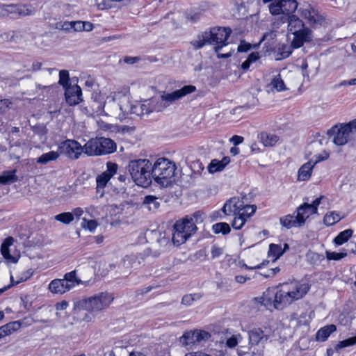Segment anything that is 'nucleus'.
<instances>
[{"label": "nucleus", "mask_w": 356, "mask_h": 356, "mask_svg": "<svg viewBox=\"0 0 356 356\" xmlns=\"http://www.w3.org/2000/svg\"><path fill=\"white\" fill-rule=\"evenodd\" d=\"M309 290V286L307 284L293 280L267 289L261 297L255 300L265 307L282 309L293 302L302 299Z\"/></svg>", "instance_id": "nucleus-1"}, {"label": "nucleus", "mask_w": 356, "mask_h": 356, "mask_svg": "<svg viewBox=\"0 0 356 356\" xmlns=\"http://www.w3.org/2000/svg\"><path fill=\"white\" fill-rule=\"evenodd\" d=\"M92 99L91 108L97 115L104 114L122 121L130 114V97L127 92H113L107 97L102 92H95Z\"/></svg>", "instance_id": "nucleus-2"}, {"label": "nucleus", "mask_w": 356, "mask_h": 356, "mask_svg": "<svg viewBox=\"0 0 356 356\" xmlns=\"http://www.w3.org/2000/svg\"><path fill=\"white\" fill-rule=\"evenodd\" d=\"M323 197L316 198L312 204L304 203L296 209V215H286L280 218V224L286 229L300 227L305 225L306 220L317 213V207Z\"/></svg>", "instance_id": "nucleus-3"}, {"label": "nucleus", "mask_w": 356, "mask_h": 356, "mask_svg": "<svg viewBox=\"0 0 356 356\" xmlns=\"http://www.w3.org/2000/svg\"><path fill=\"white\" fill-rule=\"evenodd\" d=\"M128 168L132 179L137 185L147 187L152 184V163L149 160H132L129 163Z\"/></svg>", "instance_id": "nucleus-4"}, {"label": "nucleus", "mask_w": 356, "mask_h": 356, "mask_svg": "<svg viewBox=\"0 0 356 356\" xmlns=\"http://www.w3.org/2000/svg\"><path fill=\"white\" fill-rule=\"evenodd\" d=\"M176 170L175 163L166 158L158 159L152 169V179L162 187H167L173 181Z\"/></svg>", "instance_id": "nucleus-5"}, {"label": "nucleus", "mask_w": 356, "mask_h": 356, "mask_svg": "<svg viewBox=\"0 0 356 356\" xmlns=\"http://www.w3.org/2000/svg\"><path fill=\"white\" fill-rule=\"evenodd\" d=\"M114 298L108 293H99L87 298L79 300L74 303V310L85 309L89 312H98L107 309Z\"/></svg>", "instance_id": "nucleus-6"}, {"label": "nucleus", "mask_w": 356, "mask_h": 356, "mask_svg": "<svg viewBox=\"0 0 356 356\" xmlns=\"http://www.w3.org/2000/svg\"><path fill=\"white\" fill-rule=\"evenodd\" d=\"M232 33L230 28L213 27L206 31V38L209 39V44L213 46V49L219 58H227L231 56L234 49H230L225 53H220L222 47L228 44L227 39Z\"/></svg>", "instance_id": "nucleus-7"}, {"label": "nucleus", "mask_w": 356, "mask_h": 356, "mask_svg": "<svg viewBox=\"0 0 356 356\" xmlns=\"http://www.w3.org/2000/svg\"><path fill=\"white\" fill-rule=\"evenodd\" d=\"M115 149L114 142L107 138H95L84 145V153L88 156H99L112 153Z\"/></svg>", "instance_id": "nucleus-8"}, {"label": "nucleus", "mask_w": 356, "mask_h": 356, "mask_svg": "<svg viewBox=\"0 0 356 356\" xmlns=\"http://www.w3.org/2000/svg\"><path fill=\"white\" fill-rule=\"evenodd\" d=\"M196 229L197 227L194 225V222L188 220V217L177 221L174 225L172 234L173 243L177 245L185 243L195 232Z\"/></svg>", "instance_id": "nucleus-9"}, {"label": "nucleus", "mask_w": 356, "mask_h": 356, "mask_svg": "<svg viewBox=\"0 0 356 356\" xmlns=\"http://www.w3.org/2000/svg\"><path fill=\"white\" fill-rule=\"evenodd\" d=\"M262 2L268 3L269 12L273 15L289 16L293 14L298 8V3L295 0H262Z\"/></svg>", "instance_id": "nucleus-10"}, {"label": "nucleus", "mask_w": 356, "mask_h": 356, "mask_svg": "<svg viewBox=\"0 0 356 356\" xmlns=\"http://www.w3.org/2000/svg\"><path fill=\"white\" fill-rule=\"evenodd\" d=\"M210 337V334L204 330L188 331L184 334L180 341L183 346L192 348L195 345L208 340Z\"/></svg>", "instance_id": "nucleus-11"}, {"label": "nucleus", "mask_w": 356, "mask_h": 356, "mask_svg": "<svg viewBox=\"0 0 356 356\" xmlns=\"http://www.w3.org/2000/svg\"><path fill=\"white\" fill-rule=\"evenodd\" d=\"M106 166V170L99 175L96 178L97 193L99 194L100 197H103L104 188L118 171V165L114 163L108 162Z\"/></svg>", "instance_id": "nucleus-12"}, {"label": "nucleus", "mask_w": 356, "mask_h": 356, "mask_svg": "<svg viewBox=\"0 0 356 356\" xmlns=\"http://www.w3.org/2000/svg\"><path fill=\"white\" fill-rule=\"evenodd\" d=\"M348 126L341 124L339 127H333L327 134L332 136V141L337 145H343L353 136Z\"/></svg>", "instance_id": "nucleus-13"}, {"label": "nucleus", "mask_w": 356, "mask_h": 356, "mask_svg": "<svg viewBox=\"0 0 356 356\" xmlns=\"http://www.w3.org/2000/svg\"><path fill=\"white\" fill-rule=\"evenodd\" d=\"M315 160L313 159H310L308 162L304 163L298 170V181H305L310 179L313 169L316 163L318 162L327 159L328 154L325 153L324 156L321 155L315 156Z\"/></svg>", "instance_id": "nucleus-14"}, {"label": "nucleus", "mask_w": 356, "mask_h": 356, "mask_svg": "<svg viewBox=\"0 0 356 356\" xmlns=\"http://www.w3.org/2000/svg\"><path fill=\"white\" fill-rule=\"evenodd\" d=\"M141 264V258L137 255L131 254L126 255L119 264L118 268L120 273L125 276H128L131 269L138 268Z\"/></svg>", "instance_id": "nucleus-15"}, {"label": "nucleus", "mask_w": 356, "mask_h": 356, "mask_svg": "<svg viewBox=\"0 0 356 356\" xmlns=\"http://www.w3.org/2000/svg\"><path fill=\"white\" fill-rule=\"evenodd\" d=\"M196 88L193 86H185L181 89L175 90L172 92L165 93L164 92L161 95L163 98L165 103H166V106L168 107L170 104H172L174 102L179 100L186 96V95L191 94L195 92Z\"/></svg>", "instance_id": "nucleus-16"}, {"label": "nucleus", "mask_w": 356, "mask_h": 356, "mask_svg": "<svg viewBox=\"0 0 356 356\" xmlns=\"http://www.w3.org/2000/svg\"><path fill=\"white\" fill-rule=\"evenodd\" d=\"M62 148L66 156L72 159H77L84 152V146L82 147L77 141L74 140H67L63 144Z\"/></svg>", "instance_id": "nucleus-17"}, {"label": "nucleus", "mask_w": 356, "mask_h": 356, "mask_svg": "<svg viewBox=\"0 0 356 356\" xmlns=\"http://www.w3.org/2000/svg\"><path fill=\"white\" fill-rule=\"evenodd\" d=\"M66 102L70 106H75L82 102V90L78 85H70L65 90Z\"/></svg>", "instance_id": "nucleus-18"}, {"label": "nucleus", "mask_w": 356, "mask_h": 356, "mask_svg": "<svg viewBox=\"0 0 356 356\" xmlns=\"http://www.w3.org/2000/svg\"><path fill=\"white\" fill-rule=\"evenodd\" d=\"M288 22V29L291 33H297V32H301L303 29V23L301 19L293 14L290 15H286L285 17H281V22Z\"/></svg>", "instance_id": "nucleus-19"}, {"label": "nucleus", "mask_w": 356, "mask_h": 356, "mask_svg": "<svg viewBox=\"0 0 356 356\" xmlns=\"http://www.w3.org/2000/svg\"><path fill=\"white\" fill-rule=\"evenodd\" d=\"M8 17L28 16L33 14V10L26 5L9 4L7 6Z\"/></svg>", "instance_id": "nucleus-20"}, {"label": "nucleus", "mask_w": 356, "mask_h": 356, "mask_svg": "<svg viewBox=\"0 0 356 356\" xmlns=\"http://www.w3.org/2000/svg\"><path fill=\"white\" fill-rule=\"evenodd\" d=\"M242 205L243 200L239 197H234L226 202L222 209V211L227 216L231 215L232 213L233 215H236L238 214L237 211L240 209Z\"/></svg>", "instance_id": "nucleus-21"}, {"label": "nucleus", "mask_w": 356, "mask_h": 356, "mask_svg": "<svg viewBox=\"0 0 356 356\" xmlns=\"http://www.w3.org/2000/svg\"><path fill=\"white\" fill-rule=\"evenodd\" d=\"M249 344L251 346L258 345L260 342L266 341L269 336L265 334L264 331L259 327H254L248 332Z\"/></svg>", "instance_id": "nucleus-22"}, {"label": "nucleus", "mask_w": 356, "mask_h": 356, "mask_svg": "<svg viewBox=\"0 0 356 356\" xmlns=\"http://www.w3.org/2000/svg\"><path fill=\"white\" fill-rule=\"evenodd\" d=\"M14 238L13 237L6 238L1 244V253L3 258L8 262L17 263L19 259L18 255H12L10 252L9 247L13 244Z\"/></svg>", "instance_id": "nucleus-23"}, {"label": "nucleus", "mask_w": 356, "mask_h": 356, "mask_svg": "<svg viewBox=\"0 0 356 356\" xmlns=\"http://www.w3.org/2000/svg\"><path fill=\"white\" fill-rule=\"evenodd\" d=\"M49 289L53 293L63 294L72 289L63 279H55L49 283Z\"/></svg>", "instance_id": "nucleus-24"}, {"label": "nucleus", "mask_w": 356, "mask_h": 356, "mask_svg": "<svg viewBox=\"0 0 356 356\" xmlns=\"http://www.w3.org/2000/svg\"><path fill=\"white\" fill-rule=\"evenodd\" d=\"M294 37L291 42L293 48L300 47L305 42L309 40L311 38V31L308 29H304L301 32L292 33Z\"/></svg>", "instance_id": "nucleus-25"}, {"label": "nucleus", "mask_w": 356, "mask_h": 356, "mask_svg": "<svg viewBox=\"0 0 356 356\" xmlns=\"http://www.w3.org/2000/svg\"><path fill=\"white\" fill-rule=\"evenodd\" d=\"M130 108L131 110L129 115L134 114L139 116L151 113L150 106L147 101H145L144 103L137 102L136 104H131L130 102Z\"/></svg>", "instance_id": "nucleus-26"}, {"label": "nucleus", "mask_w": 356, "mask_h": 356, "mask_svg": "<svg viewBox=\"0 0 356 356\" xmlns=\"http://www.w3.org/2000/svg\"><path fill=\"white\" fill-rule=\"evenodd\" d=\"M302 15L311 24L320 23L323 19L318 12L309 6L302 10Z\"/></svg>", "instance_id": "nucleus-27"}, {"label": "nucleus", "mask_w": 356, "mask_h": 356, "mask_svg": "<svg viewBox=\"0 0 356 356\" xmlns=\"http://www.w3.org/2000/svg\"><path fill=\"white\" fill-rule=\"evenodd\" d=\"M229 162L230 159L228 156H225L220 161L213 159L209 165L208 170L210 173H215L216 172L222 171Z\"/></svg>", "instance_id": "nucleus-28"}, {"label": "nucleus", "mask_w": 356, "mask_h": 356, "mask_svg": "<svg viewBox=\"0 0 356 356\" xmlns=\"http://www.w3.org/2000/svg\"><path fill=\"white\" fill-rule=\"evenodd\" d=\"M345 215L334 211H328L323 218V222L327 226H331L343 219Z\"/></svg>", "instance_id": "nucleus-29"}, {"label": "nucleus", "mask_w": 356, "mask_h": 356, "mask_svg": "<svg viewBox=\"0 0 356 356\" xmlns=\"http://www.w3.org/2000/svg\"><path fill=\"white\" fill-rule=\"evenodd\" d=\"M336 326L333 324L321 328L316 333V340L325 341L332 333L336 331Z\"/></svg>", "instance_id": "nucleus-30"}, {"label": "nucleus", "mask_w": 356, "mask_h": 356, "mask_svg": "<svg viewBox=\"0 0 356 356\" xmlns=\"http://www.w3.org/2000/svg\"><path fill=\"white\" fill-rule=\"evenodd\" d=\"M21 324L18 321H13L0 327V339L20 328Z\"/></svg>", "instance_id": "nucleus-31"}, {"label": "nucleus", "mask_w": 356, "mask_h": 356, "mask_svg": "<svg viewBox=\"0 0 356 356\" xmlns=\"http://www.w3.org/2000/svg\"><path fill=\"white\" fill-rule=\"evenodd\" d=\"M269 87L273 92H281L288 89L280 74H278L272 79Z\"/></svg>", "instance_id": "nucleus-32"}, {"label": "nucleus", "mask_w": 356, "mask_h": 356, "mask_svg": "<svg viewBox=\"0 0 356 356\" xmlns=\"http://www.w3.org/2000/svg\"><path fill=\"white\" fill-rule=\"evenodd\" d=\"M148 102L150 106L151 112H161L168 107L166 106V103H165V101L161 95L159 98L152 99Z\"/></svg>", "instance_id": "nucleus-33"}, {"label": "nucleus", "mask_w": 356, "mask_h": 356, "mask_svg": "<svg viewBox=\"0 0 356 356\" xmlns=\"http://www.w3.org/2000/svg\"><path fill=\"white\" fill-rule=\"evenodd\" d=\"M260 138L265 147H272L278 141V137L276 135L268 133H261Z\"/></svg>", "instance_id": "nucleus-34"}, {"label": "nucleus", "mask_w": 356, "mask_h": 356, "mask_svg": "<svg viewBox=\"0 0 356 356\" xmlns=\"http://www.w3.org/2000/svg\"><path fill=\"white\" fill-rule=\"evenodd\" d=\"M256 209L257 207L255 205L244 204V202H243L242 207H241L240 209L237 212L238 214H240L244 218L248 220L255 213Z\"/></svg>", "instance_id": "nucleus-35"}, {"label": "nucleus", "mask_w": 356, "mask_h": 356, "mask_svg": "<svg viewBox=\"0 0 356 356\" xmlns=\"http://www.w3.org/2000/svg\"><path fill=\"white\" fill-rule=\"evenodd\" d=\"M59 153L56 151H50L42 154L38 158L37 162L41 164H46L50 161H55L59 157Z\"/></svg>", "instance_id": "nucleus-36"}, {"label": "nucleus", "mask_w": 356, "mask_h": 356, "mask_svg": "<svg viewBox=\"0 0 356 356\" xmlns=\"http://www.w3.org/2000/svg\"><path fill=\"white\" fill-rule=\"evenodd\" d=\"M63 280L66 281L67 284L72 289L76 285H79L82 283V281L76 277V271L72 270L70 273H67L64 275Z\"/></svg>", "instance_id": "nucleus-37"}, {"label": "nucleus", "mask_w": 356, "mask_h": 356, "mask_svg": "<svg viewBox=\"0 0 356 356\" xmlns=\"http://www.w3.org/2000/svg\"><path fill=\"white\" fill-rule=\"evenodd\" d=\"M353 231L350 229L340 232L334 238V242L337 245H341L348 241L352 236Z\"/></svg>", "instance_id": "nucleus-38"}, {"label": "nucleus", "mask_w": 356, "mask_h": 356, "mask_svg": "<svg viewBox=\"0 0 356 356\" xmlns=\"http://www.w3.org/2000/svg\"><path fill=\"white\" fill-rule=\"evenodd\" d=\"M284 253L281 245L276 244H270L269 246L268 257H272L273 261H275Z\"/></svg>", "instance_id": "nucleus-39"}, {"label": "nucleus", "mask_w": 356, "mask_h": 356, "mask_svg": "<svg viewBox=\"0 0 356 356\" xmlns=\"http://www.w3.org/2000/svg\"><path fill=\"white\" fill-rule=\"evenodd\" d=\"M15 171H6L0 175V183L2 184H10L17 180Z\"/></svg>", "instance_id": "nucleus-40"}, {"label": "nucleus", "mask_w": 356, "mask_h": 356, "mask_svg": "<svg viewBox=\"0 0 356 356\" xmlns=\"http://www.w3.org/2000/svg\"><path fill=\"white\" fill-rule=\"evenodd\" d=\"M158 198L153 195H147L144 197L143 204L147 205L149 210H155L159 207Z\"/></svg>", "instance_id": "nucleus-41"}, {"label": "nucleus", "mask_w": 356, "mask_h": 356, "mask_svg": "<svg viewBox=\"0 0 356 356\" xmlns=\"http://www.w3.org/2000/svg\"><path fill=\"white\" fill-rule=\"evenodd\" d=\"M307 261L312 265H318L321 260L323 259V255H321L316 252L309 251L306 254Z\"/></svg>", "instance_id": "nucleus-42"}, {"label": "nucleus", "mask_w": 356, "mask_h": 356, "mask_svg": "<svg viewBox=\"0 0 356 356\" xmlns=\"http://www.w3.org/2000/svg\"><path fill=\"white\" fill-rule=\"evenodd\" d=\"M292 47V46L287 44H281L277 49V54L280 56L277 59L280 60L289 57L291 54Z\"/></svg>", "instance_id": "nucleus-43"}, {"label": "nucleus", "mask_w": 356, "mask_h": 356, "mask_svg": "<svg viewBox=\"0 0 356 356\" xmlns=\"http://www.w3.org/2000/svg\"><path fill=\"white\" fill-rule=\"evenodd\" d=\"M213 230L216 234L222 233V234H227L230 232L231 229L227 223L218 222L213 225Z\"/></svg>", "instance_id": "nucleus-44"}, {"label": "nucleus", "mask_w": 356, "mask_h": 356, "mask_svg": "<svg viewBox=\"0 0 356 356\" xmlns=\"http://www.w3.org/2000/svg\"><path fill=\"white\" fill-rule=\"evenodd\" d=\"M33 274V271L31 268L25 271L22 276H17V280L15 281L14 277H10L12 285L17 284L20 282H25L29 280Z\"/></svg>", "instance_id": "nucleus-45"}, {"label": "nucleus", "mask_w": 356, "mask_h": 356, "mask_svg": "<svg viewBox=\"0 0 356 356\" xmlns=\"http://www.w3.org/2000/svg\"><path fill=\"white\" fill-rule=\"evenodd\" d=\"M54 219L64 224H69L74 220V214L70 212H64L55 216Z\"/></svg>", "instance_id": "nucleus-46"}, {"label": "nucleus", "mask_w": 356, "mask_h": 356, "mask_svg": "<svg viewBox=\"0 0 356 356\" xmlns=\"http://www.w3.org/2000/svg\"><path fill=\"white\" fill-rule=\"evenodd\" d=\"M206 31L197 37V40L191 42V44L195 49H200L205 44H209V39L206 38Z\"/></svg>", "instance_id": "nucleus-47"}, {"label": "nucleus", "mask_w": 356, "mask_h": 356, "mask_svg": "<svg viewBox=\"0 0 356 356\" xmlns=\"http://www.w3.org/2000/svg\"><path fill=\"white\" fill-rule=\"evenodd\" d=\"M64 26V28L66 29L70 27L76 31H81L85 29L84 22L82 21H73L70 22H66L65 23Z\"/></svg>", "instance_id": "nucleus-48"}, {"label": "nucleus", "mask_w": 356, "mask_h": 356, "mask_svg": "<svg viewBox=\"0 0 356 356\" xmlns=\"http://www.w3.org/2000/svg\"><path fill=\"white\" fill-rule=\"evenodd\" d=\"M81 227L84 229L88 230L90 232H93L96 229L98 225V223L95 220H86V218H83L82 222L81 224Z\"/></svg>", "instance_id": "nucleus-49"}, {"label": "nucleus", "mask_w": 356, "mask_h": 356, "mask_svg": "<svg viewBox=\"0 0 356 356\" xmlns=\"http://www.w3.org/2000/svg\"><path fill=\"white\" fill-rule=\"evenodd\" d=\"M200 298L201 296L198 293L185 295L182 298L181 303L183 305L189 306L191 305L194 301L200 300Z\"/></svg>", "instance_id": "nucleus-50"}, {"label": "nucleus", "mask_w": 356, "mask_h": 356, "mask_svg": "<svg viewBox=\"0 0 356 356\" xmlns=\"http://www.w3.org/2000/svg\"><path fill=\"white\" fill-rule=\"evenodd\" d=\"M13 102L9 99H0V115H4L8 111Z\"/></svg>", "instance_id": "nucleus-51"}, {"label": "nucleus", "mask_w": 356, "mask_h": 356, "mask_svg": "<svg viewBox=\"0 0 356 356\" xmlns=\"http://www.w3.org/2000/svg\"><path fill=\"white\" fill-rule=\"evenodd\" d=\"M354 344H356V336L340 341L338 344H337L335 349L338 350L341 348L353 346Z\"/></svg>", "instance_id": "nucleus-52"}, {"label": "nucleus", "mask_w": 356, "mask_h": 356, "mask_svg": "<svg viewBox=\"0 0 356 356\" xmlns=\"http://www.w3.org/2000/svg\"><path fill=\"white\" fill-rule=\"evenodd\" d=\"M354 344H356V336L340 341L338 344H337L335 349L338 350L341 348L353 346Z\"/></svg>", "instance_id": "nucleus-53"}, {"label": "nucleus", "mask_w": 356, "mask_h": 356, "mask_svg": "<svg viewBox=\"0 0 356 356\" xmlns=\"http://www.w3.org/2000/svg\"><path fill=\"white\" fill-rule=\"evenodd\" d=\"M234 216L235 217L232 223V225L234 229H240L243 226L247 220L240 214H236Z\"/></svg>", "instance_id": "nucleus-54"}, {"label": "nucleus", "mask_w": 356, "mask_h": 356, "mask_svg": "<svg viewBox=\"0 0 356 356\" xmlns=\"http://www.w3.org/2000/svg\"><path fill=\"white\" fill-rule=\"evenodd\" d=\"M68 82L69 72L67 70H60L59 72V83L65 88V90L70 86Z\"/></svg>", "instance_id": "nucleus-55"}, {"label": "nucleus", "mask_w": 356, "mask_h": 356, "mask_svg": "<svg viewBox=\"0 0 356 356\" xmlns=\"http://www.w3.org/2000/svg\"><path fill=\"white\" fill-rule=\"evenodd\" d=\"M346 255V252H326V257L328 260H340Z\"/></svg>", "instance_id": "nucleus-56"}, {"label": "nucleus", "mask_w": 356, "mask_h": 356, "mask_svg": "<svg viewBox=\"0 0 356 356\" xmlns=\"http://www.w3.org/2000/svg\"><path fill=\"white\" fill-rule=\"evenodd\" d=\"M241 339V337L240 334L234 335L227 340L226 344L229 348H234L235 346H237L238 342L239 339Z\"/></svg>", "instance_id": "nucleus-57"}, {"label": "nucleus", "mask_w": 356, "mask_h": 356, "mask_svg": "<svg viewBox=\"0 0 356 356\" xmlns=\"http://www.w3.org/2000/svg\"><path fill=\"white\" fill-rule=\"evenodd\" d=\"M204 218V214L200 211L195 212L193 217L188 218V220L194 222V225L196 223L202 222Z\"/></svg>", "instance_id": "nucleus-58"}, {"label": "nucleus", "mask_w": 356, "mask_h": 356, "mask_svg": "<svg viewBox=\"0 0 356 356\" xmlns=\"http://www.w3.org/2000/svg\"><path fill=\"white\" fill-rule=\"evenodd\" d=\"M223 252V250L216 245H213L211 248V255L213 258L218 257Z\"/></svg>", "instance_id": "nucleus-59"}, {"label": "nucleus", "mask_w": 356, "mask_h": 356, "mask_svg": "<svg viewBox=\"0 0 356 356\" xmlns=\"http://www.w3.org/2000/svg\"><path fill=\"white\" fill-rule=\"evenodd\" d=\"M276 37V31H269L263 35L262 40H272Z\"/></svg>", "instance_id": "nucleus-60"}, {"label": "nucleus", "mask_w": 356, "mask_h": 356, "mask_svg": "<svg viewBox=\"0 0 356 356\" xmlns=\"http://www.w3.org/2000/svg\"><path fill=\"white\" fill-rule=\"evenodd\" d=\"M251 48V45L249 43L241 42L240 45L238 47V51L246 52Z\"/></svg>", "instance_id": "nucleus-61"}, {"label": "nucleus", "mask_w": 356, "mask_h": 356, "mask_svg": "<svg viewBox=\"0 0 356 356\" xmlns=\"http://www.w3.org/2000/svg\"><path fill=\"white\" fill-rule=\"evenodd\" d=\"M230 141L232 142L234 145H238L243 143V138L242 136L235 135L231 138Z\"/></svg>", "instance_id": "nucleus-62"}, {"label": "nucleus", "mask_w": 356, "mask_h": 356, "mask_svg": "<svg viewBox=\"0 0 356 356\" xmlns=\"http://www.w3.org/2000/svg\"><path fill=\"white\" fill-rule=\"evenodd\" d=\"M68 306V302L65 300H63L60 302L56 303V310H65Z\"/></svg>", "instance_id": "nucleus-63"}, {"label": "nucleus", "mask_w": 356, "mask_h": 356, "mask_svg": "<svg viewBox=\"0 0 356 356\" xmlns=\"http://www.w3.org/2000/svg\"><path fill=\"white\" fill-rule=\"evenodd\" d=\"M344 125L349 127V129L352 131L351 134L353 136L356 132V119Z\"/></svg>", "instance_id": "nucleus-64"}]
</instances>
